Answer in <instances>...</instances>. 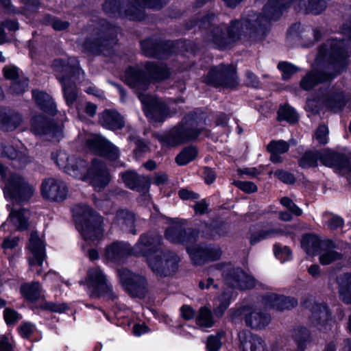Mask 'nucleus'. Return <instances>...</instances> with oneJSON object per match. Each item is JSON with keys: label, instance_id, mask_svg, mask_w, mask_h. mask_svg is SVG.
<instances>
[{"label": "nucleus", "instance_id": "473e14b6", "mask_svg": "<svg viewBox=\"0 0 351 351\" xmlns=\"http://www.w3.org/2000/svg\"><path fill=\"white\" fill-rule=\"evenodd\" d=\"M337 73H326L324 72L311 71L308 73L300 81L302 89L308 90L313 88L319 83H322L334 78Z\"/></svg>", "mask_w": 351, "mask_h": 351}, {"label": "nucleus", "instance_id": "c756f323", "mask_svg": "<svg viewBox=\"0 0 351 351\" xmlns=\"http://www.w3.org/2000/svg\"><path fill=\"white\" fill-rule=\"evenodd\" d=\"M19 112L6 108H0V130L5 132L15 130L22 123Z\"/></svg>", "mask_w": 351, "mask_h": 351}, {"label": "nucleus", "instance_id": "dca6fc26", "mask_svg": "<svg viewBox=\"0 0 351 351\" xmlns=\"http://www.w3.org/2000/svg\"><path fill=\"white\" fill-rule=\"evenodd\" d=\"M119 177L126 188L144 195L149 193L152 183L150 176L139 174L134 169H128L120 172Z\"/></svg>", "mask_w": 351, "mask_h": 351}, {"label": "nucleus", "instance_id": "6e6d98bb", "mask_svg": "<svg viewBox=\"0 0 351 351\" xmlns=\"http://www.w3.org/2000/svg\"><path fill=\"white\" fill-rule=\"evenodd\" d=\"M230 294L224 291L219 298V304L214 310L217 317H221L230 304Z\"/></svg>", "mask_w": 351, "mask_h": 351}, {"label": "nucleus", "instance_id": "5fc2aeb1", "mask_svg": "<svg viewBox=\"0 0 351 351\" xmlns=\"http://www.w3.org/2000/svg\"><path fill=\"white\" fill-rule=\"evenodd\" d=\"M21 318V315L14 308L8 307L3 311V319L8 326H14Z\"/></svg>", "mask_w": 351, "mask_h": 351}, {"label": "nucleus", "instance_id": "423d86ee", "mask_svg": "<svg viewBox=\"0 0 351 351\" xmlns=\"http://www.w3.org/2000/svg\"><path fill=\"white\" fill-rule=\"evenodd\" d=\"M34 192L33 186L24 177L16 173L9 176L3 189L5 199L19 204L29 201Z\"/></svg>", "mask_w": 351, "mask_h": 351}, {"label": "nucleus", "instance_id": "7c9ffc66", "mask_svg": "<svg viewBox=\"0 0 351 351\" xmlns=\"http://www.w3.org/2000/svg\"><path fill=\"white\" fill-rule=\"evenodd\" d=\"M42 286L39 281L23 282L21 285L19 291L21 297L27 303L36 304L39 300H45L42 295Z\"/></svg>", "mask_w": 351, "mask_h": 351}, {"label": "nucleus", "instance_id": "39448f33", "mask_svg": "<svg viewBox=\"0 0 351 351\" xmlns=\"http://www.w3.org/2000/svg\"><path fill=\"white\" fill-rule=\"evenodd\" d=\"M154 82V61L146 63V69L138 64L129 65L124 71V83L132 89L146 91Z\"/></svg>", "mask_w": 351, "mask_h": 351}, {"label": "nucleus", "instance_id": "ea45409f", "mask_svg": "<svg viewBox=\"0 0 351 351\" xmlns=\"http://www.w3.org/2000/svg\"><path fill=\"white\" fill-rule=\"evenodd\" d=\"M81 47L83 53L90 55H101L104 51L108 50L97 36L95 38L86 37Z\"/></svg>", "mask_w": 351, "mask_h": 351}, {"label": "nucleus", "instance_id": "4c0bfd02", "mask_svg": "<svg viewBox=\"0 0 351 351\" xmlns=\"http://www.w3.org/2000/svg\"><path fill=\"white\" fill-rule=\"evenodd\" d=\"M320 161L325 166L338 169L346 167L348 163L346 158L343 154L330 151L320 152Z\"/></svg>", "mask_w": 351, "mask_h": 351}, {"label": "nucleus", "instance_id": "864d4df0", "mask_svg": "<svg viewBox=\"0 0 351 351\" xmlns=\"http://www.w3.org/2000/svg\"><path fill=\"white\" fill-rule=\"evenodd\" d=\"M29 80L27 78L25 79H20L18 78L12 82L11 85L10 86V93L13 95H23L27 88L28 87Z\"/></svg>", "mask_w": 351, "mask_h": 351}, {"label": "nucleus", "instance_id": "bb28decb", "mask_svg": "<svg viewBox=\"0 0 351 351\" xmlns=\"http://www.w3.org/2000/svg\"><path fill=\"white\" fill-rule=\"evenodd\" d=\"M263 301L266 308L278 311L289 310L296 306L298 303L295 298L279 295L276 293L265 295Z\"/></svg>", "mask_w": 351, "mask_h": 351}, {"label": "nucleus", "instance_id": "f8f14e48", "mask_svg": "<svg viewBox=\"0 0 351 351\" xmlns=\"http://www.w3.org/2000/svg\"><path fill=\"white\" fill-rule=\"evenodd\" d=\"M204 82L215 86L228 88L235 87L239 83L235 69L230 65H219L212 68Z\"/></svg>", "mask_w": 351, "mask_h": 351}, {"label": "nucleus", "instance_id": "412c9836", "mask_svg": "<svg viewBox=\"0 0 351 351\" xmlns=\"http://www.w3.org/2000/svg\"><path fill=\"white\" fill-rule=\"evenodd\" d=\"M223 275L228 285L241 290L252 289L255 285L254 278L240 268H226L223 270Z\"/></svg>", "mask_w": 351, "mask_h": 351}, {"label": "nucleus", "instance_id": "2eb2a0df", "mask_svg": "<svg viewBox=\"0 0 351 351\" xmlns=\"http://www.w3.org/2000/svg\"><path fill=\"white\" fill-rule=\"evenodd\" d=\"M53 66L61 74L58 77L60 82H74L73 79L78 78L82 71L78 58L75 56L56 58L53 61Z\"/></svg>", "mask_w": 351, "mask_h": 351}, {"label": "nucleus", "instance_id": "aec40b11", "mask_svg": "<svg viewBox=\"0 0 351 351\" xmlns=\"http://www.w3.org/2000/svg\"><path fill=\"white\" fill-rule=\"evenodd\" d=\"M180 258L174 252L155 250V271L161 276H167L176 271Z\"/></svg>", "mask_w": 351, "mask_h": 351}, {"label": "nucleus", "instance_id": "3c124183", "mask_svg": "<svg viewBox=\"0 0 351 351\" xmlns=\"http://www.w3.org/2000/svg\"><path fill=\"white\" fill-rule=\"evenodd\" d=\"M197 324L200 326L206 328L213 326L214 322L210 309L206 306H202L199 308Z\"/></svg>", "mask_w": 351, "mask_h": 351}, {"label": "nucleus", "instance_id": "4468645a", "mask_svg": "<svg viewBox=\"0 0 351 351\" xmlns=\"http://www.w3.org/2000/svg\"><path fill=\"white\" fill-rule=\"evenodd\" d=\"M32 132L36 136L49 135L57 137L62 133V129L53 118L43 113H37L30 119Z\"/></svg>", "mask_w": 351, "mask_h": 351}, {"label": "nucleus", "instance_id": "f704fd0d", "mask_svg": "<svg viewBox=\"0 0 351 351\" xmlns=\"http://www.w3.org/2000/svg\"><path fill=\"white\" fill-rule=\"evenodd\" d=\"M116 220L125 231L132 234H136V215L128 209H119L116 213Z\"/></svg>", "mask_w": 351, "mask_h": 351}, {"label": "nucleus", "instance_id": "774afa93", "mask_svg": "<svg viewBox=\"0 0 351 351\" xmlns=\"http://www.w3.org/2000/svg\"><path fill=\"white\" fill-rule=\"evenodd\" d=\"M274 254L276 258L281 262L289 260L291 255V250L289 247L286 246L282 247L278 244L274 245Z\"/></svg>", "mask_w": 351, "mask_h": 351}, {"label": "nucleus", "instance_id": "6e6552de", "mask_svg": "<svg viewBox=\"0 0 351 351\" xmlns=\"http://www.w3.org/2000/svg\"><path fill=\"white\" fill-rule=\"evenodd\" d=\"M56 164L60 169L69 176L85 181V176L89 169V163L87 160L75 155H68L65 152H58L56 156H53Z\"/></svg>", "mask_w": 351, "mask_h": 351}, {"label": "nucleus", "instance_id": "1a4fd4ad", "mask_svg": "<svg viewBox=\"0 0 351 351\" xmlns=\"http://www.w3.org/2000/svg\"><path fill=\"white\" fill-rule=\"evenodd\" d=\"M130 0H104L101 4L104 12L111 18L143 21V12L131 8Z\"/></svg>", "mask_w": 351, "mask_h": 351}, {"label": "nucleus", "instance_id": "72a5a7b5", "mask_svg": "<svg viewBox=\"0 0 351 351\" xmlns=\"http://www.w3.org/2000/svg\"><path fill=\"white\" fill-rule=\"evenodd\" d=\"M96 34L108 50L117 43L116 26L110 22L105 21Z\"/></svg>", "mask_w": 351, "mask_h": 351}, {"label": "nucleus", "instance_id": "7ed1b4c3", "mask_svg": "<svg viewBox=\"0 0 351 351\" xmlns=\"http://www.w3.org/2000/svg\"><path fill=\"white\" fill-rule=\"evenodd\" d=\"M205 124L204 114L198 118L190 114L184 118V123L173 128L165 136L158 137L163 145L174 147L196 138Z\"/></svg>", "mask_w": 351, "mask_h": 351}, {"label": "nucleus", "instance_id": "a211bd4d", "mask_svg": "<svg viewBox=\"0 0 351 351\" xmlns=\"http://www.w3.org/2000/svg\"><path fill=\"white\" fill-rule=\"evenodd\" d=\"M42 197L51 202H62L66 199L68 187L61 180L54 178H45L41 184Z\"/></svg>", "mask_w": 351, "mask_h": 351}, {"label": "nucleus", "instance_id": "b1692460", "mask_svg": "<svg viewBox=\"0 0 351 351\" xmlns=\"http://www.w3.org/2000/svg\"><path fill=\"white\" fill-rule=\"evenodd\" d=\"M319 102L333 112L341 110L346 105L343 91L337 87H331L319 98Z\"/></svg>", "mask_w": 351, "mask_h": 351}, {"label": "nucleus", "instance_id": "6ab92c4d", "mask_svg": "<svg viewBox=\"0 0 351 351\" xmlns=\"http://www.w3.org/2000/svg\"><path fill=\"white\" fill-rule=\"evenodd\" d=\"M186 250L193 263L198 265L217 261L221 255L220 248L215 245H188Z\"/></svg>", "mask_w": 351, "mask_h": 351}, {"label": "nucleus", "instance_id": "f257e3e1", "mask_svg": "<svg viewBox=\"0 0 351 351\" xmlns=\"http://www.w3.org/2000/svg\"><path fill=\"white\" fill-rule=\"evenodd\" d=\"M132 255L147 257L148 267L154 273V258L151 257L154 255V232L141 234L132 247L127 243L114 241L107 245L104 252L106 260L114 263H120Z\"/></svg>", "mask_w": 351, "mask_h": 351}, {"label": "nucleus", "instance_id": "79ce46f5", "mask_svg": "<svg viewBox=\"0 0 351 351\" xmlns=\"http://www.w3.org/2000/svg\"><path fill=\"white\" fill-rule=\"evenodd\" d=\"M62 88V93L67 106H71L77 101V91L75 82H60Z\"/></svg>", "mask_w": 351, "mask_h": 351}, {"label": "nucleus", "instance_id": "cd10ccee", "mask_svg": "<svg viewBox=\"0 0 351 351\" xmlns=\"http://www.w3.org/2000/svg\"><path fill=\"white\" fill-rule=\"evenodd\" d=\"M32 97L37 107L45 114L54 117L57 114V106L52 97L43 90H33Z\"/></svg>", "mask_w": 351, "mask_h": 351}, {"label": "nucleus", "instance_id": "49530a36", "mask_svg": "<svg viewBox=\"0 0 351 351\" xmlns=\"http://www.w3.org/2000/svg\"><path fill=\"white\" fill-rule=\"evenodd\" d=\"M197 155V151L194 147L184 148L176 158L178 165H185L193 160Z\"/></svg>", "mask_w": 351, "mask_h": 351}, {"label": "nucleus", "instance_id": "9b49d317", "mask_svg": "<svg viewBox=\"0 0 351 351\" xmlns=\"http://www.w3.org/2000/svg\"><path fill=\"white\" fill-rule=\"evenodd\" d=\"M239 337L243 351H288L286 342L282 339L268 346L261 337L250 332H241Z\"/></svg>", "mask_w": 351, "mask_h": 351}, {"label": "nucleus", "instance_id": "37998d69", "mask_svg": "<svg viewBox=\"0 0 351 351\" xmlns=\"http://www.w3.org/2000/svg\"><path fill=\"white\" fill-rule=\"evenodd\" d=\"M301 244L308 254L314 255L319 247L320 241L314 234H306L302 237Z\"/></svg>", "mask_w": 351, "mask_h": 351}, {"label": "nucleus", "instance_id": "a18cd8bd", "mask_svg": "<svg viewBox=\"0 0 351 351\" xmlns=\"http://www.w3.org/2000/svg\"><path fill=\"white\" fill-rule=\"evenodd\" d=\"M285 231L280 228L269 229L267 230H261L252 234L250 237L251 244H254L262 240L282 235Z\"/></svg>", "mask_w": 351, "mask_h": 351}, {"label": "nucleus", "instance_id": "a878e982", "mask_svg": "<svg viewBox=\"0 0 351 351\" xmlns=\"http://www.w3.org/2000/svg\"><path fill=\"white\" fill-rule=\"evenodd\" d=\"M45 246V242L40 238L38 232L32 230L29 235L28 245V249L34 258L31 262L32 265H43L47 256Z\"/></svg>", "mask_w": 351, "mask_h": 351}, {"label": "nucleus", "instance_id": "8fccbe9b", "mask_svg": "<svg viewBox=\"0 0 351 351\" xmlns=\"http://www.w3.org/2000/svg\"><path fill=\"white\" fill-rule=\"evenodd\" d=\"M35 308L52 313H63L68 310L69 307L66 303H56L45 300L44 303L36 306Z\"/></svg>", "mask_w": 351, "mask_h": 351}, {"label": "nucleus", "instance_id": "4be33fe9", "mask_svg": "<svg viewBox=\"0 0 351 351\" xmlns=\"http://www.w3.org/2000/svg\"><path fill=\"white\" fill-rule=\"evenodd\" d=\"M199 232L195 230H185L180 224L175 223L169 227L165 233L166 238L174 243L193 244L197 241Z\"/></svg>", "mask_w": 351, "mask_h": 351}, {"label": "nucleus", "instance_id": "de8ad7c7", "mask_svg": "<svg viewBox=\"0 0 351 351\" xmlns=\"http://www.w3.org/2000/svg\"><path fill=\"white\" fill-rule=\"evenodd\" d=\"M318 160H320V152L310 151L306 152L300 160V166L303 168H310L317 165Z\"/></svg>", "mask_w": 351, "mask_h": 351}, {"label": "nucleus", "instance_id": "052dcab7", "mask_svg": "<svg viewBox=\"0 0 351 351\" xmlns=\"http://www.w3.org/2000/svg\"><path fill=\"white\" fill-rule=\"evenodd\" d=\"M131 8L143 12V21L147 16L145 8L154 9V0H130Z\"/></svg>", "mask_w": 351, "mask_h": 351}, {"label": "nucleus", "instance_id": "e2e57ef3", "mask_svg": "<svg viewBox=\"0 0 351 351\" xmlns=\"http://www.w3.org/2000/svg\"><path fill=\"white\" fill-rule=\"evenodd\" d=\"M278 68L282 72V77L284 80H288L299 71L298 68L286 62H279Z\"/></svg>", "mask_w": 351, "mask_h": 351}, {"label": "nucleus", "instance_id": "f03ea898", "mask_svg": "<svg viewBox=\"0 0 351 351\" xmlns=\"http://www.w3.org/2000/svg\"><path fill=\"white\" fill-rule=\"evenodd\" d=\"M73 212L76 226L84 241L94 242L103 237V217L91 206L87 204L77 205Z\"/></svg>", "mask_w": 351, "mask_h": 351}, {"label": "nucleus", "instance_id": "2f4dec72", "mask_svg": "<svg viewBox=\"0 0 351 351\" xmlns=\"http://www.w3.org/2000/svg\"><path fill=\"white\" fill-rule=\"evenodd\" d=\"M291 5L296 12L317 15L325 10L326 2L325 0H293Z\"/></svg>", "mask_w": 351, "mask_h": 351}, {"label": "nucleus", "instance_id": "393cba45", "mask_svg": "<svg viewBox=\"0 0 351 351\" xmlns=\"http://www.w3.org/2000/svg\"><path fill=\"white\" fill-rule=\"evenodd\" d=\"M0 157L11 160V166L15 169H23L29 163L28 156L13 145L0 143Z\"/></svg>", "mask_w": 351, "mask_h": 351}, {"label": "nucleus", "instance_id": "a19ab883", "mask_svg": "<svg viewBox=\"0 0 351 351\" xmlns=\"http://www.w3.org/2000/svg\"><path fill=\"white\" fill-rule=\"evenodd\" d=\"M138 97L141 102L142 109L149 122L154 123V95L139 93Z\"/></svg>", "mask_w": 351, "mask_h": 351}, {"label": "nucleus", "instance_id": "58836bf2", "mask_svg": "<svg viewBox=\"0 0 351 351\" xmlns=\"http://www.w3.org/2000/svg\"><path fill=\"white\" fill-rule=\"evenodd\" d=\"M340 299L346 304H351V274L344 273L337 278Z\"/></svg>", "mask_w": 351, "mask_h": 351}, {"label": "nucleus", "instance_id": "0e129e2a", "mask_svg": "<svg viewBox=\"0 0 351 351\" xmlns=\"http://www.w3.org/2000/svg\"><path fill=\"white\" fill-rule=\"evenodd\" d=\"M342 258V254L335 250H327L319 256V262L322 265H329L335 261Z\"/></svg>", "mask_w": 351, "mask_h": 351}, {"label": "nucleus", "instance_id": "4d7b16f0", "mask_svg": "<svg viewBox=\"0 0 351 351\" xmlns=\"http://www.w3.org/2000/svg\"><path fill=\"white\" fill-rule=\"evenodd\" d=\"M224 335V332L221 331L215 335H210L206 342V348L208 351H218L221 346V339Z\"/></svg>", "mask_w": 351, "mask_h": 351}, {"label": "nucleus", "instance_id": "e433bc0d", "mask_svg": "<svg viewBox=\"0 0 351 351\" xmlns=\"http://www.w3.org/2000/svg\"><path fill=\"white\" fill-rule=\"evenodd\" d=\"M291 337L295 343L296 348L290 350L286 345L288 351H304L311 339L309 330L304 326L295 328L292 330Z\"/></svg>", "mask_w": 351, "mask_h": 351}, {"label": "nucleus", "instance_id": "69168bd1", "mask_svg": "<svg viewBox=\"0 0 351 351\" xmlns=\"http://www.w3.org/2000/svg\"><path fill=\"white\" fill-rule=\"evenodd\" d=\"M171 50V44L169 42L155 44V58H165L170 56Z\"/></svg>", "mask_w": 351, "mask_h": 351}, {"label": "nucleus", "instance_id": "ddd939ff", "mask_svg": "<svg viewBox=\"0 0 351 351\" xmlns=\"http://www.w3.org/2000/svg\"><path fill=\"white\" fill-rule=\"evenodd\" d=\"M86 148L93 154L112 161L119 157L118 148L99 134H95L85 141Z\"/></svg>", "mask_w": 351, "mask_h": 351}, {"label": "nucleus", "instance_id": "603ef678", "mask_svg": "<svg viewBox=\"0 0 351 351\" xmlns=\"http://www.w3.org/2000/svg\"><path fill=\"white\" fill-rule=\"evenodd\" d=\"M278 114L280 120H285L290 123H294L298 120V114L295 110L289 106L280 107Z\"/></svg>", "mask_w": 351, "mask_h": 351}, {"label": "nucleus", "instance_id": "09e8293b", "mask_svg": "<svg viewBox=\"0 0 351 351\" xmlns=\"http://www.w3.org/2000/svg\"><path fill=\"white\" fill-rule=\"evenodd\" d=\"M155 123L163 122L170 114L169 109L167 104L162 100L155 97Z\"/></svg>", "mask_w": 351, "mask_h": 351}, {"label": "nucleus", "instance_id": "bf43d9fd", "mask_svg": "<svg viewBox=\"0 0 351 351\" xmlns=\"http://www.w3.org/2000/svg\"><path fill=\"white\" fill-rule=\"evenodd\" d=\"M141 53L147 58H154V35H150L147 38L140 42Z\"/></svg>", "mask_w": 351, "mask_h": 351}, {"label": "nucleus", "instance_id": "c9c22d12", "mask_svg": "<svg viewBox=\"0 0 351 351\" xmlns=\"http://www.w3.org/2000/svg\"><path fill=\"white\" fill-rule=\"evenodd\" d=\"M245 321L247 326L261 329L269 324L270 317L259 309H254L245 314Z\"/></svg>", "mask_w": 351, "mask_h": 351}, {"label": "nucleus", "instance_id": "f3484780", "mask_svg": "<svg viewBox=\"0 0 351 351\" xmlns=\"http://www.w3.org/2000/svg\"><path fill=\"white\" fill-rule=\"evenodd\" d=\"M110 180L111 176L106 163L97 158L93 159L86 173L85 181H89L95 188L103 189L108 185Z\"/></svg>", "mask_w": 351, "mask_h": 351}, {"label": "nucleus", "instance_id": "0eeeda50", "mask_svg": "<svg viewBox=\"0 0 351 351\" xmlns=\"http://www.w3.org/2000/svg\"><path fill=\"white\" fill-rule=\"evenodd\" d=\"M119 281L123 290L132 298L144 299L148 293L147 278L128 268L118 269Z\"/></svg>", "mask_w": 351, "mask_h": 351}, {"label": "nucleus", "instance_id": "c03bdc74", "mask_svg": "<svg viewBox=\"0 0 351 351\" xmlns=\"http://www.w3.org/2000/svg\"><path fill=\"white\" fill-rule=\"evenodd\" d=\"M9 217L11 222L16 227L17 230L21 232L28 229L29 221L22 210H16L12 211L9 215Z\"/></svg>", "mask_w": 351, "mask_h": 351}, {"label": "nucleus", "instance_id": "20e7f679", "mask_svg": "<svg viewBox=\"0 0 351 351\" xmlns=\"http://www.w3.org/2000/svg\"><path fill=\"white\" fill-rule=\"evenodd\" d=\"M341 34L345 36L343 40H329L322 46L319 51L321 57L338 61L351 54V21L343 25Z\"/></svg>", "mask_w": 351, "mask_h": 351}, {"label": "nucleus", "instance_id": "9d476101", "mask_svg": "<svg viewBox=\"0 0 351 351\" xmlns=\"http://www.w3.org/2000/svg\"><path fill=\"white\" fill-rule=\"evenodd\" d=\"M86 282L87 286L92 289L90 294L91 298H106L111 301H114L117 298L113 292L112 285L108 283L106 276L99 268L89 269Z\"/></svg>", "mask_w": 351, "mask_h": 351}, {"label": "nucleus", "instance_id": "5701e85b", "mask_svg": "<svg viewBox=\"0 0 351 351\" xmlns=\"http://www.w3.org/2000/svg\"><path fill=\"white\" fill-rule=\"evenodd\" d=\"M328 308L324 304H315L311 309L310 326L320 332H327L331 329L332 322Z\"/></svg>", "mask_w": 351, "mask_h": 351}, {"label": "nucleus", "instance_id": "338daca9", "mask_svg": "<svg viewBox=\"0 0 351 351\" xmlns=\"http://www.w3.org/2000/svg\"><path fill=\"white\" fill-rule=\"evenodd\" d=\"M170 76L171 71L166 64L163 63L155 64V82L167 80Z\"/></svg>", "mask_w": 351, "mask_h": 351}, {"label": "nucleus", "instance_id": "c85d7f7f", "mask_svg": "<svg viewBox=\"0 0 351 351\" xmlns=\"http://www.w3.org/2000/svg\"><path fill=\"white\" fill-rule=\"evenodd\" d=\"M101 125L108 130L115 131L125 126L123 117L115 109H105L99 116Z\"/></svg>", "mask_w": 351, "mask_h": 351}, {"label": "nucleus", "instance_id": "13d9d810", "mask_svg": "<svg viewBox=\"0 0 351 351\" xmlns=\"http://www.w3.org/2000/svg\"><path fill=\"white\" fill-rule=\"evenodd\" d=\"M129 138L131 142H133L136 147L134 149V154L136 156H141L143 154L149 150L147 143L142 138L138 136H130Z\"/></svg>", "mask_w": 351, "mask_h": 351}, {"label": "nucleus", "instance_id": "680f3d73", "mask_svg": "<svg viewBox=\"0 0 351 351\" xmlns=\"http://www.w3.org/2000/svg\"><path fill=\"white\" fill-rule=\"evenodd\" d=\"M270 153L284 154L289 149V144L282 140L271 141L267 147Z\"/></svg>", "mask_w": 351, "mask_h": 351}]
</instances>
